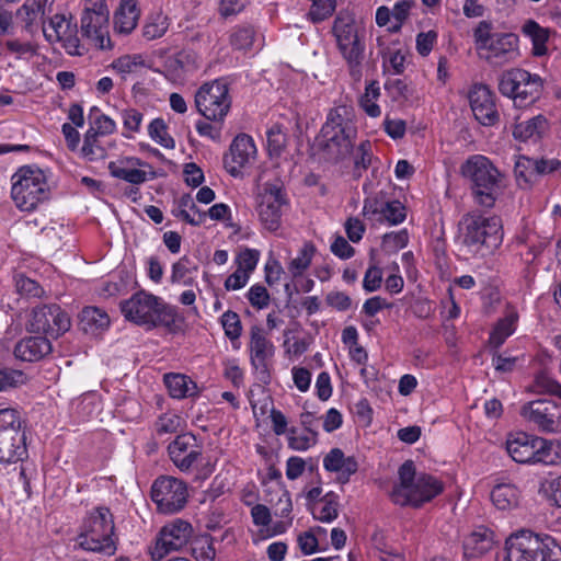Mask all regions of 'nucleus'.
I'll return each instance as SVG.
<instances>
[{"label": "nucleus", "mask_w": 561, "mask_h": 561, "mask_svg": "<svg viewBox=\"0 0 561 561\" xmlns=\"http://www.w3.org/2000/svg\"><path fill=\"white\" fill-rule=\"evenodd\" d=\"M502 220L477 210L465 214L458 222L457 242L469 254L486 257L503 242Z\"/></svg>", "instance_id": "1"}, {"label": "nucleus", "mask_w": 561, "mask_h": 561, "mask_svg": "<svg viewBox=\"0 0 561 561\" xmlns=\"http://www.w3.org/2000/svg\"><path fill=\"white\" fill-rule=\"evenodd\" d=\"M75 547L105 556H113L116 552L114 516L108 507L96 506L87 513L75 538Z\"/></svg>", "instance_id": "2"}, {"label": "nucleus", "mask_w": 561, "mask_h": 561, "mask_svg": "<svg viewBox=\"0 0 561 561\" xmlns=\"http://www.w3.org/2000/svg\"><path fill=\"white\" fill-rule=\"evenodd\" d=\"M460 171L470 182L474 203L483 208H492L502 188V173L499 169L485 156L474 154L461 164Z\"/></svg>", "instance_id": "3"}, {"label": "nucleus", "mask_w": 561, "mask_h": 561, "mask_svg": "<svg viewBox=\"0 0 561 561\" xmlns=\"http://www.w3.org/2000/svg\"><path fill=\"white\" fill-rule=\"evenodd\" d=\"M398 476L399 483L390 493L392 502L397 505L419 507L443 492V483L431 474H416L415 466L411 460L400 466Z\"/></svg>", "instance_id": "4"}, {"label": "nucleus", "mask_w": 561, "mask_h": 561, "mask_svg": "<svg viewBox=\"0 0 561 561\" xmlns=\"http://www.w3.org/2000/svg\"><path fill=\"white\" fill-rule=\"evenodd\" d=\"M491 22L482 20L473 28L472 37L480 59L492 67H503L519 57V39L513 33H493Z\"/></svg>", "instance_id": "5"}, {"label": "nucleus", "mask_w": 561, "mask_h": 561, "mask_svg": "<svg viewBox=\"0 0 561 561\" xmlns=\"http://www.w3.org/2000/svg\"><path fill=\"white\" fill-rule=\"evenodd\" d=\"M346 112L345 106L332 108L317 137L318 146L334 161L343 160L352 153L357 136L356 128L345 117Z\"/></svg>", "instance_id": "6"}, {"label": "nucleus", "mask_w": 561, "mask_h": 561, "mask_svg": "<svg viewBox=\"0 0 561 561\" xmlns=\"http://www.w3.org/2000/svg\"><path fill=\"white\" fill-rule=\"evenodd\" d=\"M121 310L127 320L147 329L160 325L171 328L176 321L174 307L145 290L137 291L129 299L122 301Z\"/></svg>", "instance_id": "7"}, {"label": "nucleus", "mask_w": 561, "mask_h": 561, "mask_svg": "<svg viewBox=\"0 0 561 561\" xmlns=\"http://www.w3.org/2000/svg\"><path fill=\"white\" fill-rule=\"evenodd\" d=\"M48 196L46 176L39 168L23 165L11 176V197L20 210L32 211Z\"/></svg>", "instance_id": "8"}, {"label": "nucleus", "mask_w": 561, "mask_h": 561, "mask_svg": "<svg viewBox=\"0 0 561 561\" xmlns=\"http://www.w3.org/2000/svg\"><path fill=\"white\" fill-rule=\"evenodd\" d=\"M27 458L26 420L16 408H0V463Z\"/></svg>", "instance_id": "9"}, {"label": "nucleus", "mask_w": 561, "mask_h": 561, "mask_svg": "<svg viewBox=\"0 0 561 561\" xmlns=\"http://www.w3.org/2000/svg\"><path fill=\"white\" fill-rule=\"evenodd\" d=\"M504 561H561V548L549 536L522 530L506 540Z\"/></svg>", "instance_id": "10"}, {"label": "nucleus", "mask_w": 561, "mask_h": 561, "mask_svg": "<svg viewBox=\"0 0 561 561\" xmlns=\"http://www.w3.org/2000/svg\"><path fill=\"white\" fill-rule=\"evenodd\" d=\"M332 32L337 48L348 66L351 77L359 81L363 76L365 44L358 34L354 19L348 14H339L334 20Z\"/></svg>", "instance_id": "11"}, {"label": "nucleus", "mask_w": 561, "mask_h": 561, "mask_svg": "<svg viewBox=\"0 0 561 561\" xmlns=\"http://www.w3.org/2000/svg\"><path fill=\"white\" fill-rule=\"evenodd\" d=\"M231 103L229 83L224 78L202 84L195 93L197 112L214 123H224Z\"/></svg>", "instance_id": "12"}, {"label": "nucleus", "mask_w": 561, "mask_h": 561, "mask_svg": "<svg viewBox=\"0 0 561 561\" xmlns=\"http://www.w3.org/2000/svg\"><path fill=\"white\" fill-rule=\"evenodd\" d=\"M510 457L518 463H553L552 445L542 437L524 432L510 434L505 442Z\"/></svg>", "instance_id": "13"}, {"label": "nucleus", "mask_w": 561, "mask_h": 561, "mask_svg": "<svg viewBox=\"0 0 561 561\" xmlns=\"http://www.w3.org/2000/svg\"><path fill=\"white\" fill-rule=\"evenodd\" d=\"M500 92L514 100L518 107H526L539 99L542 80L524 69L515 68L504 72L499 82Z\"/></svg>", "instance_id": "14"}, {"label": "nucleus", "mask_w": 561, "mask_h": 561, "mask_svg": "<svg viewBox=\"0 0 561 561\" xmlns=\"http://www.w3.org/2000/svg\"><path fill=\"white\" fill-rule=\"evenodd\" d=\"M290 202L283 185L265 183L256 196V213L264 229L275 232L289 210Z\"/></svg>", "instance_id": "15"}, {"label": "nucleus", "mask_w": 561, "mask_h": 561, "mask_svg": "<svg viewBox=\"0 0 561 561\" xmlns=\"http://www.w3.org/2000/svg\"><path fill=\"white\" fill-rule=\"evenodd\" d=\"M188 496L187 483L172 476H160L151 485V500L161 514L181 512L186 506Z\"/></svg>", "instance_id": "16"}, {"label": "nucleus", "mask_w": 561, "mask_h": 561, "mask_svg": "<svg viewBox=\"0 0 561 561\" xmlns=\"http://www.w3.org/2000/svg\"><path fill=\"white\" fill-rule=\"evenodd\" d=\"M520 415L542 433L561 432V404L552 399H538L525 403Z\"/></svg>", "instance_id": "17"}, {"label": "nucleus", "mask_w": 561, "mask_h": 561, "mask_svg": "<svg viewBox=\"0 0 561 561\" xmlns=\"http://www.w3.org/2000/svg\"><path fill=\"white\" fill-rule=\"evenodd\" d=\"M71 327L69 314L56 304L41 305L33 308L28 320L32 332L45 333L58 337Z\"/></svg>", "instance_id": "18"}, {"label": "nucleus", "mask_w": 561, "mask_h": 561, "mask_svg": "<svg viewBox=\"0 0 561 561\" xmlns=\"http://www.w3.org/2000/svg\"><path fill=\"white\" fill-rule=\"evenodd\" d=\"M250 360L257 379L263 383L271 380V362L275 346L261 327L253 325L250 330Z\"/></svg>", "instance_id": "19"}, {"label": "nucleus", "mask_w": 561, "mask_h": 561, "mask_svg": "<svg viewBox=\"0 0 561 561\" xmlns=\"http://www.w3.org/2000/svg\"><path fill=\"white\" fill-rule=\"evenodd\" d=\"M168 454L180 471L188 472L202 460L203 445L192 433H183L169 444Z\"/></svg>", "instance_id": "20"}, {"label": "nucleus", "mask_w": 561, "mask_h": 561, "mask_svg": "<svg viewBox=\"0 0 561 561\" xmlns=\"http://www.w3.org/2000/svg\"><path fill=\"white\" fill-rule=\"evenodd\" d=\"M257 150L253 138L247 134H239L232 140L229 152L224 157V165L227 172L237 178L242 170L254 163Z\"/></svg>", "instance_id": "21"}, {"label": "nucleus", "mask_w": 561, "mask_h": 561, "mask_svg": "<svg viewBox=\"0 0 561 561\" xmlns=\"http://www.w3.org/2000/svg\"><path fill=\"white\" fill-rule=\"evenodd\" d=\"M43 34L49 43H61L67 54L71 56L82 55L80 39L77 35V25H72L65 15H53L48 24L43 26Z\"/></svg>", "instance_id": "22"}, {"label": "nucleus", "mask_w": 561, "mask_h": 561, "mask_svg": "<svg viewBox=\"0 0 561 561\" xmlns=\"http://www.w3.org/2000/svg\"><path fill=\"white\" fill-rule=\"evenodd\" d=\"M193 528L184 519L176 518L165 524L159 531L154 551L159 558L183 548L192 536Z\"/></svg>", "instance_id": "23"}, {"label": "nucleus", "mask_w": 561, "mask_h": 561, "mask_svg": "<svg viewBox=\"0 0 561 561\" xmlns=\"http://www.w3.org/2000/svg\"><path fill=\"white\" fill-rule=\"evenodd\" d=\"M469 103L474 118L483 126H493L500 115L494 101V93L485 84H474L469 91Z\"/></svg>", "instance_id": "24"}, {"label": "nucleus", "mask_w": 561, "mask_h": 561, "mask_svg": "<svg viewBox=\"0 0 561 561\" xmlns=\"http://www.w3.org/2000/svg\"><path fill=\"white\" fill-rule=\"evenodd\" d=\"M148 164L136 157H124L108 163V171L112 176L126 181L133 185H139L149 180L148 173L141 167ZM150 179L154 173H150Z\"/></svg>", "instance_id": "25"}, {"label": "nucleus", "mask_w": 561, "mask_h": 561, "mask_svg": "<svg viewBox=\"0 0 561 561\" xmlns=\"http://www.w3.org/2000/svg\"><path fill=\"white\" fill-rule=\"evenodd\" d=\"M110 15H88L81 16V33L92 45L100 49L111 48V39L108 33Z\"/></svg>", "instance_id": "26"}, {"label": "nucleus", "mask_w": 561, "mask_h": 561, "mask_svg": "<svg viewBox=\"0 0 561 561\" xmlns=\"http://www.w3.org/2000/svg\"><path fill=\"white\" fill-rule=\"evenodd\" d=\"M51 343L46 336H28L20 340L13 354L22 362H37L51 352Z\"/></svg>", "instance_id": "27"}, {"label": "nucleus", "mask_w": 561, "mask_h": 561, "mask_svg": "<svg viewBox=\"0 0 561 561\" xmlns=\"http://www.w3.org/2000/svg\"><path fill=\"white\" fill-rule=\"evenodd\" d=\"M323 467L327 471L339 473V480L345 483L357 471L358 463L354 457H345L340 448H333L324 457Z\"/></svg>", "instance_id": "28"}, {"label": "nucleus", "mask_w": 561, "mask_h": 561, "mask_svg": "<svg viewBox=\"0 0 561 561\" xmlns=\"http://www.w3.org/2000/svg\"><path fill=\"white\" fill-rule=\"evenodd\" d=\"M493 533L484 527H479L469 534L463 540V556L467 559L478 558L493 546Z\"/></svg>", "instance_id": "29"}, {"label": "nucleus", "mask_w": 561, "mask_h": 561, "mask_svg": "<svg viewBox=\"0 0 561 561\" xmlns=\"http://www.w3.org/2000/svg\"><path fill=\"white\" fill-rule=\"evenodd\" d=\"M164 68L170 78L179 79L199 68L198 57L193 51L182 50L169 57L164 62Z\"/></svg>", "instance_id": "30"}, {"label": "nucleus", "mask_w": 561, "mask_h": 561, "mask_svg": "<svg viewBox=\"0 0 561 561\" xmlns=\"http://www.w3.org/2000/svg\"><path fill=\"white\" fill-rule=\"evenodd\" d=\"M548 129V121L543 115H537L530 119L515 125L513 136L520 141H537Z\"/></svg>", "instance_id": "31"}, {"label": "nucleus", "mask_w": 561, "mask_h": 561, "mask_svg": "<svg viewBox=\"0 0 561 561\" xmlns=\"http://www.w3.org/2000/svg\"><path fill=\"white\" fill-rule=\"evenodd\" d=\"M519 497L520 491L511 482L499 483L491 491V500L494 506L502 511L516 507L519 503Z\"/></svg>", "instance_id": "32"}, {"label": "nucleus", "mask_w": 561, "mask_h": 561, "mask_svg": "<svg viewBox=\"0 0 561 561\" xmlns=\"http://www.w3.org/2000/svg\"><path fill=\"white\" fill-rule=\"evenodd\" d=\"M163 381L172 398L183 399L196 392V383L185 375L169 373L163 376Z\"/></svg>", "instance_id": "33"}, {"label": "nucleus", "mask_w": 561, "mask_h": 561, "mask_svg": "<svg viewBox=\"0 0 561 561\" xmlns=\"http://www.w3.org/2000/svg\"><path fill=\"white\" fill-rule=\"evenodd\" d=\"M138 11L136 3L126 0L121 3L114 15V28L121 34H129L137 25Z\"/></svg>", "instance_id": "34"}, {"label": "nucleus", "mask_w": 561, "mask_h": 561, "mask_svg": "<svg viewBox=\"0 0 561 561\" xmlns=\"http://www.w3.org/2000/svg\"><path fill=\"white\" fill-rule=\"evenodd\" d=\"M80 323L83 331L95 333L110 325L108 314L98 307H85L80 313Z\"/></svg>", "instance_id": "35"}, {"label": "nucleus", "mask_w": 561, "mask_h": 561, "mask_svg": "<svg viewBox=\"0 0 561 561\" xmlns=\"http://www.w3.org/2000/svg\"><path fill=\"white\" fill-rule=\"evenodd\" d=\"M518 314L514 310L500 319L490 334V344L495 348L500 347L515 332Z\"/></svg>", "instance_id": "36"}, {"label": "nucleus", "mask_w": 561, "mask_h": 561, "mask_svg": "<svg viewBox=\"0 0 561 561\" xmlns=\"http://www.w3.org/2000/svg\"><path fill=\"white\" fill-rule=\"evenodd\" d=\"M525 36L529 37L533 43V54L535 56H543L547 53V41L549 38L548 30L540 26L536 21L528 20L522 27Z\"/></svg>", "instance_id": "37"}, {"label": "nucleus", "mask_w": 561, "mask_h": 561, "mask_svg": "<svg viewBox=\"0 0 561 561\" xmlns=\"http://www.w3.org/2000/svg\"><path fill=\"white\" fill-rule=\"evenodd\" d=\"M337 496L330 492L313 503L311 513L316 519L322 523H331L337 517Z\"/></svg>", "instance_id": "38"}, {"label": "nucleus", "mask_w": 561, "mask_h": 561, "mask_svg": "<svg viewBox=\"0 0 561 561\" xmlns=\"http://www.w3.org/2000/svg\"><path fill=\"white\" fill-rule=\"evenodd\" d=\"M537 168L536 163L533 162V158L520 157L517 160L514 173L519 187L528 188L538 181Z\"/></svg>", "instance_id": "39"}, {"label": "nucleus", "mask_w": 561, "mask_h": 561, "mask_svg": "<svg viewBox=\"0 0 561 561\" xmlns=\"http://www.w3.org/2000/svg\"><path fill=\"white\" fill-rule=\"evenodd\" d=\"M380 94L379 83L371 81L366 85L365 93L359 99L360 107L370 117H378L381 114V108L377 104Z\"/></svg>", "instance_id": "40"}, {"label": "nucleus", "mask_w": 561, "mask_h": 561, "mask_svg": "<svg viewBox=\"0 0 561 561\" xmlns=\"http://www.w3.org/2000/svg\"><path fill=\"white\" fill-rule=\"evenodd\" d=\"M170 26L169 18L162 13H156L148 16L142 26V36L147 41H153L162 37Z\"/></svg>", "instance_id": "41"}, {"label": "nucleus", "mask_w": 561, "mask_h": 561, "mask_svg": "<svg viewBox=\"0 0 561 561\" xmlns=\"http://www.w3.org/2000/svg\"><path fill=\"white\" fill-rule=\"evenodd\" d=\"M98 131L91 127L84 135L81 154L88 161L102 160L106 156V150L99 144Z\"/></svg>", "instance_id": "42"}, {"label": "nucleus", "mask_w": 561, "mask_h": 561, "mask_svg": "<svg viewBox=\"0 0 561 561\" xmlns=\"http://www.w3.org/2000/svg\"><path fill=\"white\" fill-rule=\"evenodd\" d=\"M314 251V245L307 242L299 250L297 256L290 260L287 268L294 278L301 276L310 266Z\"/></svg>", "instance_id": "43"}, {"label": "nucleus", "mask_w": 561, "mask_h": 561, "mask_svg": "<svg viewBox=\"0 0 561 561\" xmlns=\"http://www.w3.org/2000/svg\"><path fill=\"white\" fill-rule=\"evenodd\" d=\"M267 151L271 158H279L285 151L287 136L279 125H273L266 133Z\"/></svg>", "instance_id": "44"}, {"label": "nucleus", "mask_w": 561, "mask_h": 561, "mask_svg": "<svg viewBox=\"0 0 561 561\" xmlns=\"http://www.w3.org/2000/svg\"><path fill=\"white\" fill-rule=\"evenodd\" d=\"M148 134L152 140L167 149H173L175 147L174 139L168 133V126L165 122L157 117L152 119L148 126Z\"/></svg>", "instance_id": "45"}, {"label": "nucleus", "mask_w": 561, "mask_h": 561, "mask_svg": "<svg viewBox=\"0 0 561 561\" xmlns=\"http://www.w3.org/2000/svg\"><path fill=\"white\" fill-rule=\"evenodd\" d=\"M389 199L387 193L379 191L376 194L364 199L363 215L371 220L377 221L385 209Z\"/></svg>", "instance_id": "46"}, {"label": "nucleus", "mask_w": 561, "mask_h": 561, "mask_svg": "<svg viewBox=\"0 0 561 561\" xmlns=\"http://www.w3.org/2000/svg\"><path fill=\"white\" fill-rule=\"evenodd\" d=\"M124 131L123 136L125 138H133V134L140 131V126L144 119V114L133 107L124 108L119 113Z\"/></svg>", "instance_id": "47"}, {"label": "nucleus", "mask_w": 561, "mask_h": 561, "mask_svg": "<svg viewBox=\"0 0 561 561\" xmlns=\"http://www.w3.org/2000/svg\"><path fill=\"white\" fill-rule=\"evenodd\" d=\"M405 217L407 213L403 204L399 201L393 199L388 201L383 211L381 213L377 221L387 222L389 225L396 226L403 222L405 220Z\"/></svg>", "instance_id": "48"}, {"label": "nucleus", "mask_w": 561, "mask_h": 561, "mask_svg": "<svg viewBox=\"0 0 561 561\" xmlns=\"http://www.w3.org/2000/svg\"><path fill=\"white\" fill-rule=\"evenodd\" d=\"M318 440V433H298L296 428L288 431V446L289 448L298 451H305L314 446Z\"/></svg>", "instance_id": "49"}, {"label": "nucleus", "mask_w": 561, "mask_h": 561, "mask_svg": "<svg viewBox=\"0 0 561 561\" xmlns=\"http://www.w3.org/2000/svg\"><path fill=\"white\" fill-rule=\"evenodd\" d=\"M276 493L278 495L277 501L274 502L273 499L268 501L271 505L274 507L275 516L293 517V502L288 490L282 483H278Z\"/></svg>", "instance_id": "50"}, {"label": "nucleus", "mask_w": 561, "mask_h": 561, "mask_svg": "<svg viewBox=\"0 0 561 561\" xmlns=\"http://www.w3.org/2000/svg\"><path fill=\"white\" fill-rule=\"evenodd\" d=\"M5 50L16 59L37 55V45L32 42H22L18 38L8 39L4 43Z\"/></svg>", "instance_id": "51"}, {"label": "nucleus", "mask_w": 561, "mask_h": 561, "mask_svg": "<svg viewBox=\"0 0 561 561\" xmlns=\"http://www.w3.org/2000/svg\"><path fill=\"white\" fill-rule=\"evenodd\" d=\"M112 68L118 73L128 75L136 71L139 67L145 66V60L141 55H124L112 62Z\"/></svg>", "instance_id": "52"}, {"label": "nucleus", "mask_w": 561, "mask_h": 561, "mask_svg": "<svg viewBox=\"0 0 561 561\" xmlns=\"http://www.w3.org/2000/svg\"><path fill=\"white\" fill-rule=\"evenodd\" d=\"M182 424V419L175 412H167L159 416L154 423V428L158 435L173 434L179 431Z\"/></svg>", "instance_id": "53"}, {"label": "nucleus", "mask_w": 561, "mask_h": 561, "mask_svg": "<svg viewBox=\"0 0 561 561\" xmlns=\"http://www.w3.org/2000/svg\"><path fill=\"white\" fill-rule=\"evenodd\" d=\"M254 30L251 26H239L230 34V44L236 49H249L254 42Z\"/></svg>", "instance_id": "54"}, {"label": "nucleus", "mask_w": 561, "mask_h": 561, "mask_svg": "<svg viewBox=\"0 0 561 561\" xmlns=\"http://www.w3.org/2000/svg\"><path fill=\"white\" fill-rule=\"evenodd\" d=\"M534 391L558 396L561 392V385L547 373H540L535 377Z\"/></svg>", "instance_id": "55"}, {"label": "nucleus", "mask_w": 561, "mask_h": 561, "mask_svg": "<svg viewBox=\"0 0 561 561\" xmlns=\"http://www.w3.org/2000/svg\"><path fill=\"white\" fill-rule=\"evenodd\" d=\"M192 270H196V266H193L188 256H182L178 262H175L172 265V283H182L184 285H188V274L191 273Z\"/></svg>", "instance_id": "56"}, {"label": "nucleus", "mask_w": 561, "mask_h": 561, "mask_svg": "<svg viewBox=\"0 0 561 561\" xmlns=\"http://www.w3.org/2000/svg\"><path fill=\"white\" fill-rule=\"evenodd\" d=\"M221 324L225 334L231 340H238L241 336L242 325L238 313L233 311H226L221 316Z\"/></svg>", "instance_id": "57"}, {"label": "nucleus", "mask_w": 561, "mask_h": 561, "mask_svg": "<svg viewBox=\"0 0 561 561\" xmlns=\"http://www.w3.org/2000/svg\"><path fill=\"white\" fill-rule=\"evenodd\" d=\"M312 2L309 16L313 22H321L329 18L334 9V0H310Z\"/></svg>", "instance_id": "58"}, {"label": "nucleus", "mask_w": 561, "mask_h": 561, "mask_svg": "<svg viewBox=\"0 0 561 561\" xmlns=\"http://www.w3.org/2000/svg\"><path fill=\"white\" fill-rule=\"evenodd\" d=\"M23 373L21 370L0 367V392L16 388L23 383Z\"/></svg>", "instance_id": "59"}, {"label": "nucleus", "mask_w": 561, "mask_h": 561, "mask_svg": "<svg viewBox=\"0 0 561 561\" xmlns=\"http://www.w3.org/2000/svg\"><path fill=\"white\" fill-rule=\"evenodd\" d=\"M247 297L252 307L259 310L265 309L270 305V294L263 285H252L248 290Z\"/></svg>", "instance_id": "60"}, {"label": "nucleus", "mask_w": 561, "mask_h": 561, "mask_svg": "<svg viewBox=\"0 0 561 561\" xmlns=\"http://www.w3.org/2000/svg\"><path fill=\"white\" fill-rule=\"evenodd\" d=\"M259 259L260 252L257 250L245 249L237 257L238 268L250 275L255 270Z\"/></svg>", "instance_id": "61"}, {"label": "nucleus", "mask_w": 561, "mask_h": 561, "mask_svg": "<svg viewBox=\"0 0 561 561\" xmlns=\"http://www.w3.org/2000/svg\"><path fill=\"white\" fill-rule=\"evenodd\" d=\"M373 152L371 144L369 140H364L359 144L355 151V170H366L371 163Z\"/></svg>", "instance_id": "62"}, {"label": "nucleus", "mask_w": 561, "mask_h": 561, "mask_svg": "<svg viewBox=\"0 0 561 561\" xmlns=\"http://www.w3.org/2000/svg\"><path fill=\"white\" fill-rule=\"evenodd\" d=\"M382 282V271L378 266L371 265L367 268L364 279L363 288L367 293L376 291L380 288Z\"/></svg>", "instance_id": "63"}, {"label": "nucleus", "mask_w": 561, "mask_h": 561, "mask_svg": "<svg viewBox=\"0 0 561 561\" xmlns=\"http://www.w3.org/2000/svg\"><path fill=\"white\" fill-rule=\"evenodd\" d=\"M39 13H44V9L37 8L36 4L26 0L18 10L16 15L25 23V28L28 30Z\"/></svg>", "instance_id": "64"}]
</instances>
